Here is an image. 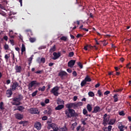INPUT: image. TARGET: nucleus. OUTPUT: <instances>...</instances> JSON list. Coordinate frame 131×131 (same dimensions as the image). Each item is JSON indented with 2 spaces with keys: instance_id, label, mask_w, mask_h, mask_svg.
Listing matches in <instances>:
<instances>
[{
  "instance_id": "1",
  "label": "nucleus",
  "mask_w": 131,
  "mask_h": 131,
  "mask_svg": "<svg viewBox=\"0 0 131 131\" xmlns=\"http://www.w3.org/2000/svg\"><path fill=\"white\" fill-rule=\"evenodd\" d=\"M23 99V96L22 95L19 94L18 96H16L12 98V105L19 106L21 105V100Z\"/></svg>"
},
{
  "instance_id": "2",
  "label": "nucleus",
  "mask_w": 131,
  "mask_h": 131,
  "mask_svg": "<svg viewBox=\"0 0 131 131\" xmlns=\"http://www.w3.org/2000/svg\"><path fill=\"white\" fill-rule=\"evenodd\" d=\"M65 114L67 115L68 118H71V117H77L78 114L75 112L73 109H69L68 111H65Z\"/></svg>"
},
{
  "instance_id": "3",
  "label": "nucleus",
  "mask_w": 131,
  "mask_h": 131,
  "mask_svg": "<svg viewBox=\"0 0 131 131\" xmlns=\"http://www.w3.org/2000/svg\"><path fill=\"white\" fill-rule=\"evenodd\" d=\"M35 85L36 86L40 85V83L37 82V81L36 80L32 81L28 85V90H29V91H31L32 88H33V86H34Z\"/></svg>"
},
{
  "instance_id": "4",
  "label": "nucleus",
  "mask_w": 131,
  "mask_h": 131,
  "mask_svg": "<svg viewBox=\"0 0 131 131\" xmlns=\"http://www.w3.org/2000/svg\"><path fill=\"white\" fill-rule=\"evenodd\" d=\"M103 120L102 124L104 126H106L107 124H108V122H109V120H110V117H107V114H105L103 116Z\"/></svg>"
},
{
  "instance_id": "5",
  "label": "nucleus",
  "mask_w": 131,
  "mask_h": 131,
  "mask_svg": "<svg viewBox=\"0 0 131 131\" xmlns=\"http://www.w3.org/2000/svg\"><path fill=\"white\" fill-rule=\"evenodd\" d=\"M59 89L58 86L54 87L51 91V94H53L54 96H56V97H58L59 96V93L58 91H59Z\"/></svg>"
},
{
  "instance_id": "6",
  "label": "nucleus",
  "mask_w": 131,
  "mask_h": 131,
  "mask_svg": "<svg viewBox=\"0 0 131 131\" xmlns=\"http://www.w3.org/2000/svg\"><path fill=\"white\" fill-rule=\"evenodd\" d=\"M10 89L13 91H16V89H17V88H20L21 89H22V88H21L20 85H19V83H18V82H14L12 83V84H11L10 85Z\"/></svg>"
},
{
  "instance_id": "7",
  "label": "nucleus",
  "mask_w": 131,
  "mask_h": 131,
  "mask_svg": "<svg viewBox=\"0 0 131 131\" xmlns=\"http://www.w3.org/2000/svg\"><path fill=\"white\" fill-rule=\"evenodd\" d=\"M48 126L51 127L53 131H59V127H58V125L55 123L49 124Z\"/></svg>"
},
{
  "instance_id": "8",
  "label": "nucleus",
  "mask_w": 131,
  "mask_h": 131,
  "mask_svg": "<svg viewBox=\"0 0 131 131\" xmlns=\"http://www.w3.org/2000/svg\"><path fill=\"white\" fill-rule=\"evenodd\" d=\"M29 111L31 114H39V111L37 108L32 107L29 109Z\"/></svg>"
},
{
  "instance_id": "9",
  "label": "nucleus",
  "mask_w": 131,
  "mask_h": 131,
  "mask_svg": "<svg viewBox=\"0 0 131 131\" xmlns=\"http://www.w3.org/2000/svg\"><path fill=\"white\" fill-rule=\"evenodd\" d=\"M53 57L52 58V60H57V59H59L60 57H61V53L60 52H54L53 54Z\"/></svg>"
},
{
  "instance_id": "10",
  "label": "nucleus",
  "mask_w": 131,
  "mask_h": 131,
  "mask_svg": "<svg viewBox=\"0 0 131 131\" xmlns=\"http://www.w3.org/2000/svg\"><path fill=\"white\" fill-rule=\"evenodd\" d=\"M66 107L68 108L69 110L71 109V108H73L74 109H75L76 108V105L75 103H68L66 105Z\"/></svg>"
},
{
  "instance_id": "11",
  "label": "nucleus",
  "mask_w": 131,
  "mask_h": 131,
  "mask_svg": "<svg viewBox=\"0 0 131 131\" xmlns=\"http://www.w3.org/2000/svg\"><path fill=\"white\" fill-rule=\"evenodd\" d=\"M34 126L37 130H40V129H41V123L39 122L35 123Z\"/></svg>"
},
{
  "instance_id": "12",
  "label": "nucleus",
  "mask_w": 131,
  "mask_h": 131,
  "mask_svg": "<svg viewBox=\"0 0 131 131\" xmlns=\"http://www.w3.org/2000/svg\"><path fill=\"white\" fill-rule=\"evenodd\" d=\"M13 90L10 88L6 91V96L7 98H11L12 95H13Z\"/></svg>"
},
{
  "instance_id": "13",
  "label": "nucleus",
  "mask_w": 131,
  "mask_h": 131,
  "mask_svg": "<svg viewBox=\"0 0 131 131\" xmlns=\"http://www.w3.org/2000/svg\"><path fill=\"white\" fill-rule=\"evenodd\" d=\"M75 62L76 61L75 60H71L68 63V67H70L71 68H72L75 64Z\"/></svg>"
},
{
  "instance_id": "14",
  "label": "nucleus",
  "mask_w": 131,
  "mask_h": 131,
  "mask_svg": "<svg viewBox=\"0 0 131 131\" xmlns=\"http://www.w3.org/2000/svg\"><path fill=\"white\" fill-rule=\"evenodd\" d=\"M15 70L16 73H21L22 71V67L20 66H15Z\"/></svg>"
},
{
  "instance_id": "15",
  "label": "nucleus",
  "mask_w": 131,
  "mask_h": 131,
  "mask_svg": "<svg viewBox=\"0 0 131 131\" xmlns=\"http://www.w3.org/2000/svg\"><path fill=\"white\" fill-rule=\"evenodd\" d=\"M101 111V108L99 106H96L94 107V110L92 112V113H98Z\"/></svg>"
},
{
  "instance_id": "16",
  "label": "nucleus",
  "mask_w": 131,
  "mask_h": 131,
  "mask_svg": "<svg viewBox=\"0 0 131 131\" xmlns=\"http://www.w3.org/2000/svg\"><path fill=\"white\" fill-rule=\"evenodd\" d=\"M67 75V72L64 71H60L58 73V76L60 77H63V76H66Z\"/></svg>"
},
{
  "instance_id": "17",
  "label": "nucleus",
  "mask_w": 131,
  "mask_h": 131,
  "mask_svg": "<svg viewBox=\"0 0 131 131\" xmlns=\"http://www.w3.org/2000/svg\"><path fill=\"white\" fill-rule=\"evenodd\" d=\"M118 128L119 129V131H124V129L123 128H124V125H122V123H118Z\"/></svg>"
},
{
  "instance_id": "18",
  "label": "nucleus",
  "mask_w": 131,
  "mask_h": 131,
  "mask_svg": "<svg viewBox=\"0 0 131 131\" xmlns=\"http://www.w3.org/2000/svg\"><path fill=\"white\" fill-rule=\"evenodd\" d=\"M64 100L60 98H58L57 100V104H58V105H64Z\"/></svg>"
},
{
  "instance_id": "19",
  "label": "nucleus",
  "mask_w": 131,
  "mask_h": 131,
  "mask_svg": "<svg viewBox=\"0 0 131 131\" xmlns=\"http://www.w3.org/2000/svg\"><path fill=\"white\" fill-rule=\"evenodd\" d=\"M84 80L86 82H90V81H92V79L89 75H86Z\"/></svg>"
},
{
  "instance_id": "20",
  "label": "nucleus",
  "mask_w": 131,
  "mask_h": 131,
  "mask_svg": "<svg viewBox=\"0 0 131 131\" xmlns=\"http://www.w3.org/2000/svg\"><path fill=\"white\" fill-rule=\"evenodd\" d=\"M15 117L16 119H18L19 120H21L23 118V115L20 114H17L16 115Z\"/></svg>"
},
{
  "instance_id": "21",
  "label": "nucleus",
  "mask_w": 131,
  "mask_h": 131,
  "mask_svg": "<svg viewBox=\"0 0 131 131\" xmlns=\"http://www.w3.org/2000/svg\"><path fill=\"white\" fill-rule=\"evenodd\" d=\"M116 121V120L115 119H112L110 120V121L108 122V124H109L110 125H113V124L115 123Z\"/></svg>"
},
{
  "instance_id": "22",
  "label": "nucleus",
  "mask_w": 131,
  "mask_h": 131,
  "mask_svg": "<svg viewBox=\"0 0 131 131\" xmlns=\"http://www.w3.org/2000/svg\"><path fill=\"white\" fill-rule=\"evenodd\" d=\"M63 108H64V105H58L56 107H55V110H62Z\"/></svg>"
},
{
  "instance_id": "23",
  "label": "nucleus",
  "mask_w": 131,
  "mask_h": 131,
  "mask_svg": "<svg viewBox=\"0 0 131 131\" xmlns=\"http://www.w3.org/2000/svg\"><path fill=\"white\" fill-rule=\"evenodd\" d=\"M86 108H87V110H88L89 112H92L93 107H92V105L91 104H87Z\"/></svg>"
},
{
  "instance_id": "24",
  "label": "nucleus",
  "mask_w": 131,
  "mask_h": 131,
  "mask_svg": "<svg viewBox=\"0 0 131 131\" xmlns=\"http://www.w3.org/2000/svg\"><path fill=\"white\" fill-rule=\"evenodd\" d=\"M56 51V45H54L49 50L50 53H53Z\"/></svg>"
},
{
  "instance_id": "25",
  "label": "nucleus",
  "mask_w": 131,
  "mask_h": 131,
  "mask_svg": "<svg viewBox=\"0 0 131 131\" xmlns=\"http://www.w3.org/2000/svg\"><path fill=\"white\" fill-rule=\"evenodd\" d=\"M21 51V54H23V53L25 52V51H26V48H25V45L22 44Z\"/></svg>"
},
{
  "instance_id": "26",
  "label": "nucleus",
  "mask_w": 131,
  "mask_h": 131,
  "mask_svg": "<svg viewBox=\"0 0 131 131\" xmlns=\"http://www.w3.org/2000/svg\"><path fill=\"white\" fill-rule=\"evenodd\" d=\"M33 55H32V56H31L29 59H28V61H29V66H30L31 65V63H32V59H33Z\"/></svg>"
},
{
  "instance_id": "27",
  "label": "nucleus",
  "mask_w": 131,
  "mask_h": 131,
  "mask_svg": "<svg viewBox=\"0 0 131 131\" xmlns=\"http://www.w3.org/2000/svg\"><path fill=\"white\" fill-rule=\"evenodd\" d=\"M68 130V128L67 127H59L58 129V131H67Z\"/></svg>"
},
{
  "instance_id": "28",
  "label": "nucleus",
  "mask_w": 131,
  "mask_h": 131,
  "mask_svg": "<svg viewBox=\"0 0 131 131\" xmlns=\"http://www.w3.org/2000/svg\"><path fill=\"white\" fill-rule=\"evenodd\" d=\"M118 94H115L113 96L114 99V102H116L118 101V97H117Z\"/></svg>"
},
{
  "instance_id": "29",
  "label": "nucleus",
  "mask_w": 131,
  "mask_h": 131,
  "mask_svg": "<svg viewBox=\"0 0 131 131\" xmlns=\"http://www.w3.org/2000/svg\"><path fill=\"white\" fill-rule=\"evenodd\" d=\"M76 104V107H79V106H82L83 105V103L82 102H78V103L75 102Z\"/></svg>"
},
{
  "instance_id": "30",
  "label": "nucleus",
  "mask_w": 131,
  "mask_h": 131,
  "mask_svg": "<svg viewBox=\"0 0 131 131\" xmlns=\"http://www.w3.org/2000/svg\"><path fill=\"white\" fill-rule=\"evenodd\" d=\"M24 107L21 105H19L17 107L16 110H18V111H22V110H24Z\"/></svg>"
},
{
  "instance_id": "31",
  "label": "nucleus",
  "mask_w": 131,
  "mask_h": 131,
  "mask_svg": "<svg viewBox=\"0 0 131 131\" xmlns=\"http://www.w3.org/2000/svg\"><path fill=\"white\" fill-rule=\"evenodd\" d=\"M88 95L89 97H95V93L92 91L89 92Z\"/></svg>"
},
{
  "instance_id": "32",
  "label": "nucleus",
  "mask_w": 131,
  "mask_h": 131,
  "mask_svg": "<svg viewBox=\"0 0 131 131\" xmlns=\"http://www.w3.org/2000/svg\"><path fill=\"white\" fill-rule=\"evenodd\" d=\"M85 84H86V82L84 80H82L81 82V88H82L83 86H84V85H85Z\"/></svg>"
},
{
  "instance_id": "33",
  "label": "nucleus",
  "mask_w": 131,
  "mask_h": 131,
  "mask_svg": "<svg viewBox=\"0 0 131 131\" xmlns=\"http://www.w3.org/2000/svg\"><path fill=\"white\" fill-rule=\"evenodd\" d=\"M60 40H63V41H67V37L66 36H62L61 38H60Z\"/></svg>"
},
{
  "instance_id": "34",
  "label": "nucleus",
  "mask_w": 131,
  "mask_h": 131,
  "mask_svg": "<svg viewBox=\"0 0 131 131\" xmlns=\"http://www.w3.org/2000/svg\"><path fill=\"white\" fill-rule=\"evenodd\" d=\"M29 40L30 42H34L36 40V39L35 38L30 37Z\"/></svg>"
},
{
  "instance_id": "35",
  "label": "nucleus",
  "mask_w": 131,
  "mask_h": 131,
  "mask_svg": "<svg viewBox=\"0 0 131 131\" xmlns=\"http://www.w3.org/2000/svg\"><path fill=\"white\" fill-rule=\"evenodd\" d=\"M73 56H74V52H71L69 53L68 57H69L70 58L73 57Z\"/></svg>"
},
{
  "instance_id": "36",
  "label": "nucleus",
  "mask_w": 131,
  "mask_h": 131,
  "mask_svg": "<svg viewBox=\"0 0 131 131\" xmlns=\"http://www.w3.org/2000/svg\"><path fill=\"white\" fill-rule=\"evenodd\" d=\"M38 91H40L41 92H43L46 91V86H43L41 88H39Z\"/></svg>"
},
{
  "instance_id": "37",
  "label": "nucleus",
  "mask_w": 131,
  "mask_h": 131,
  "mask_svg": "<svg viewBox=\"0 0 131 131\" xmlns=\"http://www.w3.org/2000/svg\"><path fill=\"white\" fill-rule=\"evenodd\" d=\"M40 62L42 63V64H45L46 63V58H45V57H42L40 59Z\"/></svg>"
},
{
  "instance_id": "38",
  "label": "nucleus",
  "mask_w": 131,
  "mask_h": 131,
  "mask_svg": "<svg viewBox=\"0 0 131 131\" xmlns=\"http://www.w3.org/2000/svg\"><path fill=\"white\" fill-rule=\"evenodd\" d=\"M77 65L78 66H79V67H80V69H82V68H83V66H82V64L81 63V62H78Z\"/></svg>"
},
{
  "instance_id": "39",
  "label": "nucleus",
  "mask_w": 131,
  "mask_h": 131,
  "mask_svg": "<svg viewBox=\"0 0 131 131\" xmlns=\"http://www.w3.org/2000/svg\"><path fill=\"white\" fill-rule=\"evenodd\" d=\"M38 93V91L37 90L35 91L32 94V97H35L36 96V94Z\"/></svg>"
},
{
  "instance_id": "40",
  "label": "nucleus",
  "mask_w": 131,
  "mask_h": 131,
  "mask_svg": "<svg viewBox=\"0 0 131 131\" xmlns=\"http://www.w3.org/2000/svg\"><path fill=\"white\" fill-rule=\"evenodd\" d=\"M28 123V121H23V126H26Z\"/></svg>"
},
{
  "instance_id": "41",
  "label": "nucleus",
  "mask_w": 131,
  "mask_h": 131,
  "mask_svg": "<svg viewBox=\"0 0 131 131\" xmlns=\"http://www.w3.org/2000/svg\"><path fill=\"white\" fill-rule=\"evenodd\" d=\"M83 115H86L88 114V111L86 110V109H83Z\"/></svg>"
},
{
  "instance_id": "42",
  "label": "nucleus",
  "mask_w": 131,
  "mask_h": 131,
  "mask_svg": "<svg viewBox=\"0 0 131 131\" xmlns=\"http://www.w3.org/2000/svg\"><path fill=\"white\" fill-rule=\"evenodd\" d=\"M4 49L5 50H9V45L7 43H6L5 45H4Z\"/></svg>"
},
{
  "instance_id": "43",
  "label": "nucleus",
  "mask_w": 131,
  "mask_h": 131,
  "mask_svg": "<svg viewBox=\"0 0 131 131\" xmlns=\"http://www.w3.org/2000/svg\"><path fill=\"white\" fill-rule=\"evenodd\" d=\"M14 18H15V16H14V15H13V16H12L11 13H10V14H9V16H8V18H9V19H14Z\"/></svg>"
},
{
  "instance_id": "44",
  "label": "nucleus",
  "mask_w": 131,
  "mask_h": 131,
  "mask_svg": "<svg viewBox=\"0 0 131 131\" xmlns=\"http://www.w3.org/2000/svg\"><path fill=\"white\" fill-rule=\"evenodd\" d=\"M47 114L48 115H51V114H52V109L49 108V111H47Z\"/></svg>"
},
{
  "instance_id": "45",
  "label": "nucleus",
  "mask_w": 131,
  "mask_h": 131,
  "mask_svg": "<svg viewBox=\"0 0 131 131\" xmlns=\"http://www.w3.org/2000/svg\"><path fill=\"white\" fill-rule=\"evenodd\" d=\"M9 41H10L11 45H12V46H14L15 42L14 41V40L10 39Z\"/></svg>"
},
{
  "instance_id": "46",
  "label": "nucleus",
  "mask_w": 131,
  "mask_h": 131,
  "mask_svg": "<svg viewBox=\"0 0 131 131\" xmlns=\"http://www.w3.org/2000/svg\"><path fill=\"white\" fill-rule=\"evenodd\" d=\"M119 115H120L121 116H124V115H125V114H124V112L123 111H121L119 113Z\"/></svg>"
},
{
  "instance_id": "47",
  "label": "nucleus",
  "mask_w": 131,
  "mask_h": 131,
  "mask_svg": "<svg viewBox=\"0 0 131 131\" xmlns=\"http://www.w3.org/2000/svg\"><path fill=\"white\" fill-rule=\"evenodd\" d=\"M9 58H10V55L6 54L5 56V59H6V60H9Z\"/></svg>"
},
{
  "instance_id": "48",
  "label": "nucleus",
  "mask_w": 131,
  "mask_h": 131,
  "mask_svg": "<svg viewBox=\"0 0 131 131\" xmlns=\"http://www.w3.org/2000/svg\"><path fill=\"white\" fill-rule=\"evenodd\" d=\"M97 94L99 95V97H101L102 96V92L100 90H99L97 92Z\"/></svg>"
},
{
  "instance_id": "49",
  "label": "nucleus",
  "mask_w": 131,
  "mask_h": 131,
  "mask_svg": "<svg viewBox=\"0 0 131 131\" xmlns=\"http://www.w3.org/2000/svg\"><path fill=\"white\" fill-rule=\"evenodd\" d=\"M83 36V35L81 34H78L76 36V37L77 38H79V37H82Z\"/></svg>"
},
{
  "instance_id": "50",
  "label": "nucleus",
  "mask_w": 131,
  "mask_h": 131,
  "mask_svg": "<svg viewBox=\"0 0 131 131\" xmlns=\"http://www.w3.org/2000/svg\"><path fill=\"white\" fill-rule=\"evenodd\" d=\"M45 104H49V103H50V99H45Z\"/></svg>"
},
{
  "instance_id": "51",
  "label": "nucleus",
  "mask_w": 131,
  "mask_h": 131,
  "mask_svg": "<svg viewBox=\"0 0 131 131\" xmlns=\"http://www.w3.org/2000/svg\"><path fill=\"white\" fill-rule=\"evenodd\" d=\"M48 119V117L46 116H44L42 117V120H47Z\"/></svg>"
},
{
  "instance_id": "52",
  "label": "nucleus",
  "mask_w": 131,
  "mask_h": 131,
  "mask_svg": "<svg viewBox=\"0 0 131 131\" xmlns=\"http://www.w3.org/2000/svg\"><path fill=\"white\" fill-rule=\"evenodd\" d=\"M73 76H74L75 77L77 76V73H76V71H74L73 72Z\"/></svg>"
},
{
  "instance_id": "53",
  "label": "nucleus",
  "mask_w": 131,
  "mask_h": 131,
  "mask_svg": "<svg viewBox=\"0 0 131 131\" xmlns=\"http://www.w3.org/2000/svg\"><path fill=\"white\" fill-rule=\"evenodd\" d=\"M107 129H108V131H111V130L112 129V125H109L107 127Z\"/></svg>"
},
{
  "instance_id": "54",
  "label": "nucleus",
  "mask_w": 131,
  "mask_h": 131,
  "mask_svg": "<svg viewBox=\"0 0 131 131\" xmlns=\"http://www.w3.org/2000/svg\"><path fill=\"white\" fill-rule=\"evenodd\" d=\"M67 71L69 73H71V72H72V70H71V69H67Z\"/></svg>"
},
{
  "instance_id": "55",
  "label": "nucleus",
  "mask_w": 131,
  "mask_h": 131,
  "mask_svg": "<svg viewBox=\"0 0 131 131\" xmlns=\"http://www.w3.org/2000/svg\"><path fill=\"white\" fill-rule=\"evenodd\" d=\"M87 48L91 49V50L94 49V47L92 46L91 45H87Z\"/></svg>"
},
{
  "instance_id": "56",
  "label": "nucleus",
  "mask_w": 131,
  "mask_h": 131,
  "mask_svg": "<svg viewBox=\"0 0 131 131\" xmlns=\"http://www.w3.org/2000/svg\"><path fill=\"white\" fill-rule=\"evenodd\" d=\"M54 64H55V63H54V62H50L49 63V66L50 67H52V66H54Z\"/></svg>"
},
{
  "instance_id": "57",
  "label": "nucleus",
  "mask_w": 131,
  "mask_h": 131,
  "mask_svg": "<svg viewBox=\"0 0 131 131\" xmlns=\"http://www.w3.org/2000/svg\"><path fill=\"white\" fill-rule=\"evenodd\" d=\"M42 72V71H37V72H35V73L36 74H41Z\"/></svg>"
},
{
  "instance_id": "58",
  "label": "nucleus",
  "mask_w": 131,
  "mask_h": 131,
  "mask_svg": "<svg viewBox=\"0 0 131 131\" xmlns=\"http://www.w3.org/2000/svg\"><path fill=\"white\" fill-rule=\"evenodd\" d=\"M40 57H38L37 60H36V61L37 62V63H39V64H40Z\"/></svg>"
},
{
  "instance_id": "59",
  "label": "nucleus",
  "mask_w": 131,
  "mask_h": 131,
  "mask_svg": "<svg viewBox=\"0 0 131 131\" xmlns=\"http://www.w3.org/2000/svg\"><path fill=\"white\" fill-rule=\"evenodd\" d=\"M3 39L4 40H6V41H8V37L7 36H4Z\"/></svg>"
},
{
  "instance_id": "60",
  "label": "nucleus",
  "mask_w": 131,
  "mask_h": 131,
  "mask_svg": "<svg viewBox=\"0 0 131 131\" xmlns=\"http://www.w3.org/2000/svg\"><path fill=\"white\" fill-rule=\"evenodd\" d=\"M43 49H46V47L45 46H41L38 48V50H42Z\"/></svg>"
},
{
  "instance_id": "61",
  "label": "nucleus",
  "mask_w": 131,
  "mask_h": 131,
  "mask_svg": "<svg viewBox=\"0 0 131 131\" xmlns=\"http://www.w3.org/2000/svg\"><path fill=\"white\" fill-rule=\"evenodd\" d=\"M110 94V91H106L104 92V95H109Z\"/></svg>"
},
{
  "instance_id": "62",
  "label": "nucleus",
  "mask_w": 131,
  "mask_h": 131,
  "mask_svg": "<svg viewBox=\"0 0 131 131\" xmlns=\"http://www.w3.org/2000/svg\"><path fill=\"white\" fill-rule=\"evenodd\" d=\"M76 100H77V96H74L73 98L74 102H76Z\"/></svg>"
},
{
  "instance_id": "63",
  "label": "nucleus",
  "mask_w": 131,
  "mask_h": 131,
  "mask_svg": "<svg viewBox=\"0 0 131 131\" xmlns=\"http://www.w3.org/2000/svg\"><path fill=\"white\" fill-rule=\"evenodd\" d=\"M100 83H98L97 84H96V85H95V88H99V86H100Z\"/></svg>"
},
{
  "instance_id": "64",
  "label": "nucleus",
  "mask_w": 131,
  "mask_h": 131,
  "mask_svg": "<svg viewBox=\"0 0 131 131\" xmlns=\"http://www.w3.org/2000/svg\"><path fill=\"white\" fill-rule=\"evenodd\" d=\"M107 127H103L102 128V129H103V130H104V131H108V130H107Z\"/></svg>"
}]
</instances>
